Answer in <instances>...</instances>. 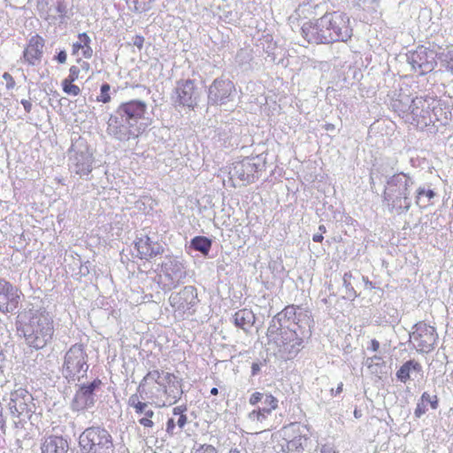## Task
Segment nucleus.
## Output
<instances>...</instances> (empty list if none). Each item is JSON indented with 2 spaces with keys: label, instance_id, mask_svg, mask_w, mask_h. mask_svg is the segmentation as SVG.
<instances>
[{
  "label": "nucleus",
  "instance_id": "864d4df0",
  "mask_svg": "<svg viewBox=\"0 0 453 453\" xmlns=\"http://www.w3.org/2000/svg\"><path fill=\"white\" fill-rule=\"evenodd\" d=\"M211 394L212 395H217L219 394V390H218V388H212L211 389Z\"/></svg>",
  "mask_w": 453,
  "mask_h": 453
},
{
  "label": "nucleus",
  "instance_id": "2eb2a0df",
  "mask_svg": "<svg viewBox=\"0 0 453 453\" xmlns=\"http://www.w3.org/2000/svg\"><path fill=\"white\" fill-rule=\"evenodd\" d=\"M280 446L285 453H303L307 437L291 427H284L280 432Z\"/></svg>",
  "mask_w": 453,
  "mask_h": 453
},
{
  "label": "nucleus",
  "instance_id": "a19ab883",
  "mask_svg": "<svg viewBox=\"0 0 453 453\" xmlns=\"http://www.w3.org/2000/svg\"><path fill=\"white\" fill-rule=\"evenodd\" d=\"M67 59V54L65 50H60L55 57V60L59 64H65Z\"/></svg>",
  "mask_w": 453,
  "mask_h": 453
},
{
  "label": "nucleus",
  "instance_id": "72a5a7b5",
  "mask_svg": "<svg viewBox=\"0 0 453 453\" xmlns=\"http://www.w3.org/2000/svg\"><path fill=\"white\" fill-rule=\"evenodd\" d=\"M420 400L423 403H425L426 404L429 403L431 408L434 409V410L438 408L439 399H438V396L436 395H431L429 393L424 392L421 395Z\"/></svg>",
  "mask_w": 453,
  "mask_h": 453
},
{
  "label": "nucleus",
  "instance_id": "c756f323",
  "mask_svg": "<svg viewBox=\"0 0 453 453\" xmlns=\"http://www.w3.org/2000/svg\"><path fill=\"white\" fill-rule=\"evenodd\" d=\"M11 410L13 413L20 416L28 411V406L26 403L19 401V397L12 398L11 401Z\"/></svg>",
  "mask_w": 453,
  "mask_h": 453
},
{
  "label": "nucleus",
  "instance_id": "6e6552de",
  "mask_svg": "<svg viewBox=\"0 0 453 453\" xmlns=\"http://www.w3.org/2000/svg\"><path fill=\"white\" fill-rule=\"evenodd\" d=\"M326 23L328 27L331 43L334 42H348L352 36V27L348 15L344 12L334 11L326 12Z\"/></svg>",
  "mask_w": 453,
  "mask_h": 453
},
{
  "label": "nucleus",
  "instance_id": "c03bdc74",
  "mask_svg": "<svg viewBox=\"0 0 453 453\" xmlns=\"http://www.w3.org/2000/svg\"><path fill=\"white\" fill-rule=\"evenodd\" d=\"M342 390H343V384L341 382L335 389H334V388L331 389V395H339L342 392Z\"/></svg>",
  "mask_w": 453,
  "mask_h": 453
},
{
  "label": "nucleus",
  "instance_id": "c9c22d12",
  "mask_svg": "<svg viewBox=\"0 0 453 453\" xmlns=\"http://www.w3.org/2000/svg\"><path fill=\"white\" fill-rule=\"evenodd\" d=\"M195 453H218L217 449L211 444H201Z\"/></svg>",
  "mask_w": 453,
  "mask_h": 453
},
{
  "label": "nucleus",
  "instance_id": "a18cd8bd",
  "mask_svg": "<svg viewBox=\"0 0 453 453\" xmlns=\"http://www.w3.org/2000/svg\"><path fill=\"white\" fill-rule=\"evenodd\" d=\"M260 372V365L258 363H253L251 365V374L254 376Z\"/></svg>",
  "mask_w": 453,
  "mask_h": 453
},
{
  "label": "nucleus",
  "instance_id": "37998d69",
  "mask_svg": "<svg viewBox=\"0 0 453 453\" xmlns=\"http://www.w3.org/2000/svg\"><path fill=\"white\" fill-rule=\"evenodd\" d=\"M370 344H371L370 349H371L372 351H374V352H375V351H378V350H379V349H380V342H379V341H377L376 339H372V340L371 341V343H370Z\"/></svg>",
  "mask_w": 453,
  "mask_h": 453
},
{
  "label": "nucleus",
  "instance_id": "9b49d317",
  "mask_svg": "<svg viewBox=\"0 0 453 453\" xmlns=\"http://www.w3.org/2000/svg\"><path fill=\"white\" fill-rule=\"evenodd\" d=\"M22 298L23 293L19 288L5 279H0V312H12L18 309Z\"/></svg>",
  "mask_w": 453,
  "mask_h": 453
},
{
  "label": "nucleus",
  "instance_id": "de8ad7c7",
  "mask_svg": "<svg viewBox=\"0 0 453 453\" xmlns=\"http://www.w3.org/2000/svg\"><path fill=\"white\" fill-rule=\"evenodd\" d=\"M285 312L286 314L288 313H293L295 314L296 313V306L295 305H288L285 308Z\"/></svg>",
  "mask_w": 453,
  "mask_h": 453
},
{
  "label": "nucleus",
  "instance_id": "20e7f679",
  "mask_svg": "<svg viewBox=\"0 0 453 453\" xmlns=\"http://www.w3.org/2000/svg\"><path fill=\"white\" fill-rule=\"evenodd\" d=\"M411 178L403 173L391 176L383 191V199L388 203V210L398 214L407 211L411 207L409 188Z\"/></svg>",
  "mask_w": 453,
  "mask_h": 453
},
{
  "label": "nucleus",
  "instance_id": "9d476101",
  "mask_svg": "<svg viewBox=\"0 0 453 453\" xmlns=\"http://www.w3.org/2000/svg\"><path fill=\"white\" fill-rule=\"evenodd\" d=\"M326 22L325 15H323L319 19L303 23L301 28L303 37L309 43H331L332 37L329 36V31Z\"/></svg>",
  "mask_w": 453,
  "mask_h": 453
},
{
  "label": "nucleus",
  "instance_id": "4be33fe9",
  "mask_svg": "<svg viewBox=\"0 0 453 453\" xmlns=\"http://www.w3.org/2000/svg\"><path fill=\"white\" fill-rule=\"evenodd\" d=\"M72 55H81L84 58H90L93 56L91 39L87 33H80L77 35V41L72 44Z\"/></svg>",
  "mask_w": 453,
  "mask_h": 453
},
{
  "label": "nucleus",
  "instance_id": "f03ea898",
  "mask_svg": "<svg viewBox=\"0 0 453 453\" xmlns=\"http://www.w3.org/2000/svg\"><path fill=\"white\" fill-rule=\"evenodd\" d=\"M147 110V104L142 100L123 102L116 110L117 115L110 117L108 128L120 141L137 137L141 131L138 122L145 119Z\"/></svg>",
  "mask_w": 453,
  "mask_h": 453
},
{
  "label": "nucleus",
  "instance_id": "603ef678",
  "mask_svg": "<svg viewBox=\"0 0 453 453\" xmlns=\"http://www.w3.org/2000/svg\"><path fill=\"white\" fill-rule=\"evenodd\" d=\"M4 429H3V433L0 434V447L2 446V444L4 442Z\"/></svg>",
  "mask_w": 453,
  "mask_h": 453
},
{
  "label": "nucleus",
  "instance_id": "4468645a",
  "mask_svg": "<svg viewBox=\"0 0 453 453\" xmlns=\"http://www.w3.org/2000/svg\"><path fill=\"white\" fill-rule=\"evenodd\" d=\"M102 385L100 379H95L88 384H82L76 391L73 399L72 406L75 411H84L95 404L94 391Z\"/></svg>",
  "mask_w": 453,
  "mask_h": 453
},
{
  "label": "nucleus",
  "instance_id": "8fccbe9b",
  "mask_svg": "<svg viewBox=\"0 0 453 453\" xmlns=\"http://www.w3.org/2000/svg\"><path fill=\"white\" fill-rule=\"evenodd\" d=\"M325 129L329 131V130H334V126L331 123H327L325 125Z\"/></svg>",
  "mask_w": 453,
  "mask_h": 453
},
{
  "label": "nucleus",
  "instance_id": "3c124183",
  "mask_svg": "<svg viewBox=\"0 0 453 453\" xmlns=\"http://www.w3.org/2000/svg\"><path fill=\"white\" fill-rule=\"evenodd\" d=\"M319 231L320 232L319 234H325L326 232V226L324 225H320L319 226Z\"/></svg>",
  "mask_w": 453,
  "mask_h": 453
},
{
  "label": "nucleus",
  "instance_id": "6ab92c4d",
  "mask_svg": "<svg viewBox=\"0 0 453 453\" xmlns=\"http://www.w3.org/2000/svg\"><path fill=\"white\" fill-rule=\"evenodd\" d=\"M128 405L134 410L136 414H144L143 417L138 419V422L145 430L150 431L154 427L153 418L155 413L151 409H148V403L140 400L137 394H133L128 399Z\"/></svg>",
  "mask_w": 453,
  "mask_h": 453
},
{
  "label": "nucleus",
  "instance_id": "5701e85b",
  "mask_svg": "<svg viewBox=\"0 0 453 453\" xmlns=\"http://www.w3.org/2000/svg\"><path fill=\"white\" fill-rule=\"evenodd\" d=\"M278 330H279V328L271 326L267 329L266 335L269 338H273L274 342L279 347L288 346V345L291 344L292 342H295L297 340V335H296V331L290 330V329L280 330V338H274L273 334Z\"/></svg>",
  "mask_w": 453,
  "mask_h": 453
},
{
  "label": "nucleus",
  "instance_id": "e433bc0d",
  "mask_svg": "<svg viewBox=\"0 0 453 453\" xmlns=\"http://www.w3.org/2000/svg\"><path fill=\"white\" fill-rule=\"evenodd\" d=\"M426 411V404L423 403L421 400L417 403V407L414 411V415L416 418H420Z\"/></svg>",
  "mask_w": 453,
  "mask_h": 453
},
{
  "label": "nucleus",
  "instance_id": "4c0bfd02",
  "mask_svg": "<svg viewBox=\"0 0 453 453\" xmlns=\"http://www.w3.org/2000/svg\"><path fill=\"white\" fill-rule=\"evenodd\" d=\"M78 65L80 66L81 68V71L87 73L89 72L90 70V64L85 60H82L81 58H78L76 59V65Z\"/></svg>",
  "mask_w": 453,
  "mask_h": 453
},
{
  "label": "nucleus",
  "instance_id": "bb28decb",
  "mask_svg": "<svg viewBox=\"0 0 453 453\" xmlns=\"http://www.w3.org/2000/svg\"><path fill=\"white\" fill-rule=\"evenodd\" d=\"M211 241L205 236H196L191 240V246L194 250L208 255L211 248Z\"/></svg>",
  "mask_w": 453,
  "mask_h": 453
},
{
  "label": "nucleus",
  "instance_id": "6e6d98bb",
  "mask_svg": "<svg viewBox=\"0 0 453 453\" xmlns=\"http://www.w3.org/2000/svg\"><path fill=\"white\" fill-rule=\"evenodd\" d=\"M450 70L453 72V57L449 61Z\"/></svg>",
  "mask_w": 453,
  "mask_h": 453
},
{
  "label": "nucleus",
  "instance_id": "58836bf2",
  "mask_svg": "<svg viewBox=\"0 0 453 453\" xmlns=\"http://www.w3.org/2000/svg\"><path fill=\"white\" fill-rule=\"evenodd\" d=\"M3 79L6 81V88L12 89L16 83L13 77L9 73H4L3 74Z\"/></svg>",
  "mask_w": 453,
  "mask_h": 453
},
{
  "label": "nucleus",
  "instance_id": "412c9836",
  "mask_svg": "<svg viewBox=\"0 0 453 453\" xmlns=\"http://www.w3.org/2000/svg\"><path fill=\"white\" fill-rule=\"evenodd\" d=\"M41 453H68L69 443L62 435H45L41 440Z\"/></svg>",
  "mask_w": 453,
  "mask_h": 453
},
{
  "label": "nucleus",
  "instance_id": "f704fd0d",
  "mask_svg": "<svg viewBox=\"0 0 453 453\" xmlns=\"http://www.w3.org/2000/svg\"><path fill=\"white\" fill-rule=\"evenodd\" d=\"M81 73V71L80 66L75 65H71V67L69 68V74L66 77V79L75 81L80 78Z\"/></svg>",
  "mask_w": 453,
  "mask_h": 453
},
{
  "label": "nucleus",
  "instance_id": "dca6fc26",
  "mask_svg": "<svg viewBox=\"0 0 453 453\" xmlns=\"http://www.w3.org/2000/svg\"><path fill=\"white\" fill-rule=\"evenodd\" d=\"M410 62L413 69L420 74L428 73L436 66L434 51L423 46L411 52Z\"/></svg>",
  "mask_w": 453,
  "mask_h": 453
},
{
  "label": "nucleus",
  "instance_id": "4d7b16f0",
  "mask_svg": "<svg viewBox=\"0 0 453 453\" xmlns=\"http://www.w3.org/2000/svg\"><path fill=\"white\" fill-rule=\"evenodd\" d=\"M170 263L171 264H174L175 265H177V264H178L177 261H175L174 259H171Z\"/></svg>",
  "mask_w": 453,
  "mask_h": 453
},
{
  "label": "nucleus",
  "instance_id": "5fc2aeb1",
  "mask_svg": "<svg viewBox=\"0 0 453 453\" xmlns=\"http://www.w3.org/2000/svg\"><path fill=\"white\" fill-rule=\"evenodd\" d=\"M134 4H134V12H142V9H140V8L137 6L138 2H137V1H134Z\"/></svg>",
  "mask_w": 453,
  "mask_h": 453
},
{
  "label": "nucleus",
  "instance_id": "393cba45",
  "mask_svg": "<svg viewBox=\"0 0 453 453\" xmlns=\"http://www.w3.org/2000/svg\"><path fill=\"white\" fill-rule=\"evenodd\" d=\"M256 317L250 309L243 308L234 315V323L237 327L247 331L255 323Z\"/></svg>",
  "mask_w": 453,
  "mask_h": 453
},
{
  "label": "nucleus",
  "instance_id": "a211bd4d",
  "mask_svg": "<svg viewBox=\"0 0 453 453\" xmlns=\"http://www.w3.org/2000/svg\"><path fill=\"white\" fill-rule=\"evenodd\" d=\"M44 46L45 41L41 35H35L31 36L23 50L22 59L24 63L32 66L39 65L43 57Z\"/></svg>",
  "mask_w": 453,
  "mask_h": 453
},
{
  "label": "nucleus",
  "instance_id": "c85d7f7f",
  "mask_svg": "<svg viewBox=\"0 0 453 453\" xmlns=\"http://www.w3.org/2000/svg\"><path fill=\"white\" fill-rule=\"evenodd\" d=\"M62 90L65 94L72 96H77L81 94V88L74 84L73 81L65 78L61 82Z\"/></svg>",
  "mask_w": 453,
  "mask_h": 453
},
{
  "label": "nucleus",
  "instance_id": "423d86ee",
  "mask_svg": "<svg viewBox=\"0 0 453 453\" xmlns=\"http://www.w3.org/2000/svg\"><path fill=\"white\" fill-rule=\"evenodd\" d=\"M78 444L81 453H114L111 434L99 426L86 428L80 434Z\"/></svg>",
  "mask_w": 453,
  "mask_h": 453
},
{
  "label": "nucleus",
  "instance_id": "1a4fd4ad",
  "mask_svg": "<svg viewBox=\"0 0 453 453\" xmlns=\"http://www.w3.org/2000/svg\"><path fill=\"white\" fill-rule=\"evenodd\" d=\"M262 401L263 407H257L249 413V418L253 422L263 423L273 411L279 408V400L271 393L263 394L256 391L249 398V403L253 406Z\"/></svg>",
  "mask_w": 453,
  "mask_h": 453
},
{
  "label": "nucleus",
  "instance_id": "f257e3e1",
  "mask_svg": "<svg viewBox=\"0 0 453 453\" xmlns=\"http://www.w3.org/2000/svg\"><path fill=\"white\" fill-rule=\"evenodd\" d=\"M139 399L158 408L171 406L183 394L182 379L173 372L159 369L149 371L141 380L136 389Z\"/></svg>",
  "mask_w": 453,
  "mask_h": 453
},
{
  "label": "nucleus",
  "instance_id": "cd10ccee",
  "mask_svg": "<svg viewBox=\"0 0 453 453\" xmlns=\"http://www.w3.org/2000/svg\"><path fill=\"white\" fill-rule=\"evenodd\" d=\"M435 196L434 192L432 189H426L424 188H419L417 190L416 196V203L420 208H426L429 205V202Z\"/></svg>",
  "mask_w": 453,
  "mask_h": 453
},
{
  "label": "nucleus",
  "instance_id": "a878e982",
  "mask_svg": "<svg viewBox=\"0 0 453 453\" xmlns=\"http://www.w3.org/2000/svg\"><path fill=\"white\" fill-rule=\"evenodd\" d=\"M411 371L421 372V365L415 360H409L405 362L396 372V377L403 382H406L410 379Z\"/></svg>",
  "mask_w": 453,
  "mask_h": 453
},
{
  "label": "nucleus",
  "instance_id": "13d9d810",
  "mask_svg": "<svg viewBox=\"0 0 453 453\" xmlns=\"http://www.w3.org/2000/svg\"><path fill=\"white\" fill-rule=\"evenodd\" d=\"M372 359L380 360V357H378V356H374Z\"/></svg>",
  "mask_w": 453,
  "mask_h": 453
},
{
  "label": "nucleus",
  "instance_id": "7ed1b4c3",
  "mask_svg": "<svg viewBox=\"0 0 453 453\" xmlns=\"http://www.w3.org/2000/svg\"><path fill=\"white\" fill-rule=\"evenodd\" d=\"M25 317L19 322L18 331L22 333L29 346L42 349L54 334L53 318L45 309L29 310Z\"/></svg>",
  "mask_w": 453,
  "mask_h": 453
},
{
  "label": "nucleus",
  "instance_id": "f3484780",
  "mask_svg": "<svg viewBox=\"0 0 453 453\" xmlns=\"http://www.w3.org/2000/svg\"><path fill=\"white\" fill-rule=\"evenodd\" d=\"M136 257L142 260L150 261L165 252L164 247L153 241L149 235L138 237L134 242Z\"/></svg>",
  "mask_w": 453,
  "mask_h": 453
},
{
  "label": "nucleus",
  "instance_id": "7c9ffc66",
  "mask_svg": "<svg viewBox=\"0 0 453 453\" xmlns=\"http://www.w3.org/2000/svg\"><path fill=\"white\" fill-rule=\"evenodd\" d=\"M186 411H187V408H186V406H183V405L174 407L173 410V413L176 416H179L177 424L180 428H183L184 426L187 424L188 418H187V415L185 414Z\"/></svg>",
  "mask_w": 453,
  "mask_h": 453
},
{
  "label": "nucleus",
  "instance_id": "49530a36",
  "mask_svg": "<svg viewBox=\"0 0 453 453\" xmlns=\"http://www.w3.org/2000/svg\"><path fill=\"white\" fill-rule=\"evenodd\" d=\"M324 240V236L322 234H315L312 236V241L315 242H322Z\"/></svg>",
  "mask_w": 453,
  "mask_h": 453
},
{
  "label": "nucleus",
  "instance_id": "0eeeda50",
  "mask_svg": "<svg viewBox=\"0 0 453 453\" xmlns=\"http://www.w3.org/2000/svg\"><path fill=\"white\" fill-rule=\"evenodd\" d=\"M200 89L195 80L181 79L176 82L172 98L176 106L194 111L199 104Z\"/></svg>",
  "mask_w": 453,
  "mask_h": 453
},
{
  "label": "nucleus",
  "instance_id": "2f4dec72",
  "mask_svg": "<svg viewBox=\"0 0 453 453\" xmlns=\"http://www.w3.org/2000/svg\"><path fill=\"white\" fill-rule=\"evenodd\" d=\"M110 90L111 86L108 83H104L100 88V95L96 97V101L103 104L110 103L111 100Z\"/></svg>",
  "mask_w": 453,
  "mask_h": 453
},
{
  "label": "nucleus",
  "instance_id": "473e14b6",
  "mask_svg": "<svg viewBox=\"0 0 453 453\" xmlns=\"http://www.w3.org/2000/svg\"><path fill=\"white\" fill-rule=\"evenodd\" d=\"M185 293H176L174 295H172L169 298L170 304L178 310L184 309L185 305L183 303V301L185 300Z\"/></svg>",
  "mask_w": 453,
  "mask_h": 453
},
{
  "label": "nucleus",
  "instance_id": "09e8293b",
  "mask_svg": "<svg viewBox=\"0 0 453 453\" xmlns=\"http://www.w3.org/2000/svg\"><path fill=\"white\" fill-rule=\"evenodd\" d=\"M21 103H22V104H23V106H24L25 110H26L27 112H29V111H30V110H31V104H30V102H28V101H27V100H23Z\"/></svg>",
  "mask_w": 453,
  "mask_h": 453
},
{
  "label": "nucleus",
  "instance_id": "b1692460",
  "mask_svg": "<svg viewBox=\"0 0 453 453\" xmlns=\"http://www.w3.org/2000/svg\"><path fill=\"white\" fill-rule=\"evenodd\" d=\"M411 123L418 129L423 130L432 123L430 111L428 109H420L416 103L411 109Z\"/></svg>",
  "mask_w": 453,
  "mask_h": 453
},
{
  "label": "nucleus",
  "instance_id": "39448f33",
  "mask_svg": "<svg viewBox=\"0 0 453 453\" xmlns=\"http://www.w3.org/2000/svg\"><path fill=\"white\" fill-rule=\"evenodd\" d=\"M88 356L81 343L73 344L65 352L61 367L62 376L68 383H76L87 376Z\"/></svg>",
  "mask_w": 453,
  "mask_h": 453
},
{
  "label": "nucleus",
  "instance_id": "f8f14e48",
  "mask_svg": "<svg viewBox=\"0 0 453 453\" xmlns=\"http://www.w3.org/2000/svg\"><path fill=\"white\" fill-rule=\"evenodd\" d=\"M436 340L437 334L435 328L425 323L418 324L415 331L411 335L413 347L421 353L432 351Z\"/></svg>",
  "mask_w": 453,
  "mask_h": 453
},
{
  "label": "nucleus",
  "instance_id": "aec40b11",
  "mask_svg": "<svg viewBox=\"0 0 453 453\" xmlns=\"http://www.w3.org/2000/svg\"><path fill=\"white\" fill-rule=\"evenodd\" d=\"M236 177L246 183H253L257 180V173L261 171L260 165L253 158H243L234 165Z\"/></svg>",
  "mask_w": 453,
  "mask_h": 453
},
{
  "label": "nucleus",
  "instance_id": "ddd939ff",
  "mask_svg": "<svg viewBox=\"0 0 453 453\" xmlns=\"http://www.w3.org/2000/svg\"><path fill=\"white\" fill-rule=\"evenodd\" d=\"M235 91L234 84L226 79H216L209 87L208 103L212 105L226 104Z\"/></svg>",
  "mask_w": 453,
  "mask_h": 453
},
{
  "label": "nucleus",
  "instance_id": "79ce46f5",
  "mask_svg": "<svg viewBox=\"0 0 453 453\" xmlns=\"http://www.w3.org/2000/svg\"><path fill=\"white\" fill-rule=\"evenodd\" d=\"M134 45L136 46L139 50H142L144 44V37L142 35H135L134 37Z\"/></svg>",
  "mask_w": 453,
  "mask_h": 453
},
{
  "label": "nucleus",
  "instance_id": "ea45409f",
  "mask_svg": "<svg viewBox=\"0 0 453 453\" xmlns=\"http://www.w3.org/2000/svg\"><path fill=\"white\" fill-rule=\"evenodd\" d=\"M175 430V422L173 418H169L166 422V433L169 435H173Z\"/></svg>",
  "mask_w": 453,
  "mask_h": 453
}]
</instances>
